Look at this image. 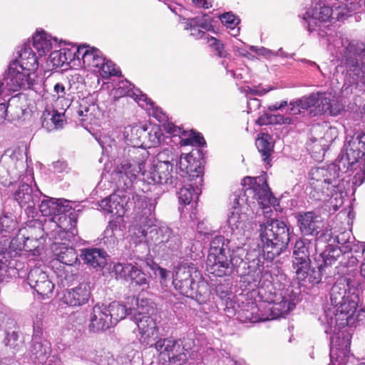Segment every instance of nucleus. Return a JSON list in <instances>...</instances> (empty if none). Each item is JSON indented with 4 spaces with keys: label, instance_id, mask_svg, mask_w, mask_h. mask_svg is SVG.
<instances>
[{
    "label": "nucleus",
    "instance_id": "nucleus-1",
    "mask_svg": "<svg viewBox=\"0 0 365 365\" xmlns=\"http://www.w3.org/2000/svg\"><path fill=\"white\" fill-rule=\"evenodd\" d=\"M345 153L327 167L312 168L309 173V197L314 200L327 201L341 195L344 190L340 184L342 173L352 170L365 155V133H356L344 144Z\"/></svg>",
    "mask_w": 365,
    "mask_h": 365
},
{
    "label": "nucleus",
    "instance_id": "nucleus-2",
    "mask_svg": "<svg viewBox=\"0 0 365 365\" xmlns=\"http://www.w3.org/2000/svg\"><path fill=\"white\" fill-rule=\"evenodd\" d=\"M360 281L351 276H342L339 277L331 288L329 295L330 301L334 310L325 312L324 321L327 324L325 329L327 334H332V336H340L347 332L337 330V321L341 320L339 326H346L349 319L352 317L356 311L359 302Z\"/></svg>",
    "mask_w": 365,
    "mask_h": 365
},
{
    "label": "nucleus",
    "instance_id": "nucleus-3",
    "mask_svg": "<svg viewBox=\"0 0 365 365\" xmlns=\"http://www.w3.org/2000/svg\"><path fill=\"white\" fill-rule=\"evenodd\" d=\"M135 208L138 215L139 232L148 244L158 247L163 252L179 249L181 241L178 234L167 226H155V210L157 197L133 195Z\"/></svg>",
    "mask_w": 365,
    "mask_h": 365
},
{
    "label": "nucleus",
    "instance_id": "nucleus-4",
    "mask_svg": "<svg viewBox=\"0 0 365 365\" xmlns=\"http://www.w3.org/2000/svg\"><path fill=\"white\" fill-rule=\"evenodd\" d=\"M245 276V281L252 284L253 287H257L264 291V294L268 292L266 300L272 304L270 308L272 318L283 317L292 311L297 302V297L290 287L277 289L273 284V277L269 271L262 272L259 268H256L252 273L242 272Z\"/></svg>",
    "mask_w": 365,
    "mask_h": 365
},
{
    "label": "nucleus",
    "instance_id": "nucleus-5",
    "mask_svg": "<svg viewBox=\"0 0 365 365\" xmlns=\"http://www.w3.org/2000/svg\"><path fill=\"white\" fill-rule=\"evenodd\" d=\"M125 133L127 139L134 146L123 149L114 171L122 178L124 184L129 186L142 170L145 163V156L138 147L144 143L143 140L147 137V128L135 125L126 128Z\"/></svg>",
    "mask_w": 365,
    "mask_h": 365
},
{
    "label": "nucleus",
    "instance_id": "nucleus-6",
    "mask_svg": "<svg viewBox=\"0 0 365 365\" xmlns=\"http://www.w3.org/2000/svg\"><path fill=\"white\" fill-rule=\"evenodd\" d=\"M173 284L180 294L199 304L205 303L209 299V285L192 262H183L175 268Z\"/></svg>",
    "mask_w": 365,
    "mask_h": 365
},
{
    "label": "nucleus",
    "instance_id": "nucleus-7",
    "mask_svg": "<svg viewBox=\"0 0 365 365\" xmlns=\"http://www.w3.org/2000/svg\"><path fill=\"white\" fill-rule=\"evenodd\" d=\"M259 237L267 258L273 260L288 247L290 229L287 224L277 219L267 220L259 224Z\"/></svg>",
    "mask_w": 365,
    "mask_h": 365
},
{
    "label": "nucleus",
    "instance_id": "nucleus-8",
    "mask_svg": "<svg viewBox=\"0 0 365 365\" xmlns=\"http://www.w3.org/2000/svg\"><path fill=\"white\" fill-rule=\"evenodd\" d=\"M180 175L190 184L184 185L178 192L179 202L189 205L192 200H197L201 192L202 185L203 169L200 163L195 160L192 153L181 155L179 160Z\"/></svg>",
    "mask_w": 365,
    "mask_h": 365
},
{
    "label": "nucleus",
    "instance_id": "nucleus-9",
    "mask_svg": "<svg viewBox=\"0 0 365 365\" xmlns=\"http://www.w3.org/2000/svg\"><path fill=\"white\" fill-rule=\"evenodd\" d=\"M314 250V242L299 238L295 242L292 254V267L297 278L304 283L318 284L322 280V265L311 266L310 253Z\"/></svg>",
    "mask_w": 365,
    "mask_h": 365
},
{
    "label": "nucleus",
    "instance_id": "nucleus-10",
    "mask_svg": "<svg viewBox=\"0 0 365 365\" xmlns=\"http://www.w3.org/2000/svg\"><path fill=\"white\" fill-rule=\"evenodd\" d=\"M334 46L341 56V63L351 78L349 84H357L358 79L365 73V46L346 38L336 39Z\"/></svg>",
    "mask_w": 365,
    "mask_h": 365
},
{
    "label": "nucleus",
    "instance_id": "nucleus-11",
    "mask_svg": "<svg viewBox=\"0 0 365 365\" xmlns=\"http://www.w3.org/2000/svg\"><path fill=\"white\" fill-rule=\"evenodd\" d=\"M43 199L38 205L39 211L44 216H53L57 218L59 222V227L62 229L59 234L65 237L67 235L68 237H72L76 234V226L77 223V217L76 213L70 212L71 207L68 205V201L63 199H56L47 197Z\"/></svg>",
    "mask_w": 365,
    "mask_h": 365
},
{
    "label": "nucleus",
    "instance_id": "nucleus-12",
    "mask_svg": "<svg viewBox=\"0 0 365 365\" xmlns=\"http://www.w3.org/2000/svg\"><path fill=\"white\" fill-rule=\"evenodd\" d=\"M131 320L138 327L142 342L150 347L154 346L160 334L166 335L172 328L171 323L166 320L160 322L158 326L155 320L150 315L137 309L131 312Z\"/></svg>",
    "mask_w": 365,
    "mask_h": 365
},
{
    "label": "nucleus",
    "instance_id": "nucleus-13",
    "mask_svg": "<svg viewBox=\"0 0 365 365\" xmlns=\"http://www.w3.org/2000/svg\"><path fill=\"white\" fill-rule=\"evenodd\" d=\"M25 153L19 148L8 149L2 155L0 164V182L4 185L12 183L26 170Z\"/></svg>",
    "mask_w": 365,
    "mask_h": 365
},
{
    "label": "nucleus",
    "instance_id": "nucleus-14",
    "mask_svg": "<svg viewBox=\"0 0 365 365\" xmlns=\"http://www.w3.org/2000/svg\"><path fill=\"white\" fill-rule=\"evenodd\" d=\"M179 165L177 160H159L154 165L151 170L144 171V165L143 169L140 172L143 176V180H146L148 184H160L169 186H177L178 178L177 175H174L173 165ZM180 172L179 173L180 175ZM178 174V173H176Z\"/></svg>",
    "mask_w": 365,
    "mask_h": 365
},
{
    "label": "nucleus",
    "instance_id": "nucleus-15",
    "mask_svg": "<svg viewBox=\"0 0 365 365\" xmlns=\"http://www.w3.org/2000/svg\"><path fill=\"white\" fill-rule=\"evenodd\" d=\"M232 197V211L228 216L227 223L232 235L242 242L245 239L249 238L252 229V225L248 221L246 213L242 212L240 207V201L244 202L247 199L241 197L240 194L236 193Z\"/></svg>",
    "mask_w": 365,
    "mask_h": 365
},
{
    "label": "nucleus",
    "instance_id": "nucleus-16",
    "mask_svg": "<svg viewBox=\"0 0 365 365\" xmlns=\"http://www.w3.org/2000/svg\"><path fill=\"white\" fill-rule=\"evenodd\" d=\"M35 73L20 71L17 66L11 65L4 78L0 81V94L4 90L17 91L20 89H30L35 85Z\"/></svg>",
    "mask_w": 365,
    "mask_h": 365
},
{
    "label": "nucleus",
    "instance_id": "nucleus-17",
    "mask_svg": "<svg viewBox=\"0 0 365 365\" xmlns=\"http://www.w3.org/2000/svg\"><path fill=\"white\" fill-rule=\"evenodd\" d=\"M341 336H331L330 339V360L331 365H353L349 361V349L351 336L349 332H343ZM358 365H365L361 363Z\"/></svg>",
    "mask_w": 365,
    "mask_h": 365
},
{
    "label": "nucleus",
    "instance_id": "nucleus-18",
    "mask_svg": "<svg viewBox=\"0 0 365 365\" xmlns=\"http://www.w3.org/2000/svg\"><path fill=\"white\" fill-rule=\"evenodd\" d=\"M154 347L160 354L168 356L171 365H183L188 360L187 353L182 349L180 341L159 338L155 342Z\"/></svg>",
    "mask_w": 365,
    "mask_h": 365
},
{
    "label": "nucleus",
    "instance_id": "nucleus-19",
    "mask_svg": "<svg viewBox=\"0 0 365 365\" xmlns=\"http://www.w3.org/2000/svg\"><path fill=\"white\" fill-rule=\"evenodd\" d=\"M41 194L38 190L34 192L29 184L22 183L14 192V197L20 207L24 208L29 217H34L37 215L36 205L40 200Z\"/></svg>",
    "mask_w": 365,
    "mask_h": 365
},
{
    "label": "nucleus",
    "instance_id": "nucleus-20",
    "mask_svg": "<svg viewBox=\"0 0 365 365\" xmlns=\"http://www.w3.org/2000/svg\"><path fill=\"white\" fill-rule=\"evenodd\" d=\"M17 252L14 257L3 256L0 257V281H7L12 277H28V266L21 260L20 257L16 258Z\"/></svg>",
    "mask_w": 365,
    "mask_h": 365
},
{
    "label": "nucleus",
    "instance_id": "nucleus-21",
    "mask_svg": "<svg viewBox=\"0 0 365 365\" xmlns=\"http://www.w3.org/2000/svg\"><path fill=\"white\" fill-rule=\"evenodd\" d=\"M336 13L334 4L330 7L322 1H317L312 10L304 14L303 21L307 24V29L312 31L318 22H327L330 19H336Z\"/></svg>",
    "mask_w": 365,
    "mask_h": 365
},
{
    "label": "nucleus",
    "instance_id": "nucleus-22",
    "mask_svg": "<svg viewBox=\"0 0 365 365\" xmlns=\"http://www.w3.org/2000/svg\"><path fill=\"white\" fill-rule=\"evenodd\" d=\"M243 181L245 184L249 185L245 189V195L247 193L253 194V197L263 208H268L270 205H274L276 198L269 190L266 181H263L262 185H257L255 179L251 177L245 178Z\"/></svg>",
    "mask_w": 365,
    "mask_h": 365
},
{
    "label": "nucleus",
    "instance_id": "nucleus-23",
    "mask_svg": "<svg viewBox=\"0 0 365 365\" xmlns=\"http://www.w3.org/2000/svg\"><path fill=\"white\" fill-rule=\"evenodd\" d=\"M131 204L130 196L125 192L119 191L102 200L99 206L105 212L120 217L130 209Z\"/></svg>",
    "mask_w": 365,
    "mask_h": 365
},
{
    "label": "nucleus",
    "instance_id": "nucleus-24",
    "mask_svg": "<svg viewBox=\"0 0 365 365\" xmlns=\"http://www.w3.org/2000/svg\"><path fill=\"white\" fill-rule=\"evenodd\" d=\"M234 258L230 252L216 255H208L207 259V270L216 277H224L232 274L234 270Z\"/></svg>",
    "mask_w": 365,
    "mask_h": 365
},
{
    "label": "nucleus",
    "instance_id": "nucleus-25",
    "mask_svg": "<svg viewBox=\"0 0 365 365\" xmlns=\"http://www.w3.org/2000/svg\"><path fill=\"white\" fill-rule=\"evenodd\" d=\"M27 282L31 288L43 298L49 297L54 289V284L49 279L48 274L38 267L29 272Z\"/></svg>",
    "mask_w": 365,
    "mask_h": 365
},
{
    "label": "nucleus",
    "instance_id": "nucleus-26",
    "mask_svg": "<svg viewBox=\"0 0 365 365\" xmlns=\"http://www.w3.org/2000/svg\"><path fill=\"white\" fill-rule=\"evenodd\" d=\"M296 218L299 231L304 235H318L323 228L322 217L314 211L299 212Z\"/></svg>",
    "mask_w": 365,
    "mask_h": 365
},
{
    "label": "nucleus",
    "instance_id": "nucleus-27",
    "mask_svg": "<svg viewBox=\"0 0 365 365\" xmlns=\"http://www.w3.org/2000/svg\"><path fill=\"white\" fill-rule=\"evenodd\" d=\"M113 270L120 277L131 280L141 287L143 290L149 287L150 277L132 264H116L113 267Z\"/></svg>",
    "mask_w": 365,
    "mask_h": 365
},
{
    "label": "nucleus",
    "instance_id": "nucleus-28",
    "mask_svg": "<svg viewBox=\"0 0 365 365\" xmlns=\"http://www.w3.org/2000/svg\"><path fill=\"white\" fill-rule=\"evenodd\" d=\"M91 297L90 282H83L78 286L67 289L63 294V301L71 307H81L88 302Z\"/></svg>",
    "mask_w": 365,
    "mask_h": 365
},
{
    "label": "nucleus",
    "instance_id": "nucleus-29",
    "mask_svg": "<svg viewBox=\"0 0 365 365\" xmlns=\"http://www.w3.org/2000/svg\"><path fill=\"white\" fill-rule=\"evenodd\" d=\"M230 232H232L230 230ZM245 240L242 242L241 240H238L236 236L232 235L231 232V239L225 240L222 235H215L211 242L208 255H216L225 252H235V248L237 250H242L244 252V250L242 246L245 245Z\"/></svg>",
    "mask_w": 365,
    "mask_h": 365
},
{
    "label": "nucleus",
    "instance_id": "nucleus-30",
    "mask_svg": "<svg viewBox=\"0 0 365 365\" xmlns=\"http://www.w3.org/2000/svg\"><path fill=\"white\" fill-rule=\"evenodd\" d=\"M113 327L112 321L106 311V304L95 305L91 313L89 330L93 332L106 331Z\"/></svg>",
    "mask_w": 365,
    "mask_h": 365
},
{
    "label": "nucleus",
    "instance_id": "nucleus-31",
    "mask_svg": "<svg viewBox=\"0 0 365 365\" xmlns=\"http://www.w3.org/2000/svg\"><path fill=\"white\" fill-rule=\"evenodd\" d=\"M80 257L88 266L101 269L106 265L108 255L103 249L91 247L82 249Z\"/></svg>",
    "mask_w": 365,
    "mask_h": 365
},
{
    "label": "nucleus",
    "instance_id": "nucleus-32",
    "mask_svg": "<svg viewBox=\"0 0 365 365\" xmlns=\"http://www.w3.org/2000/svg\"><path fill=\"white\" fill-rule=\"evenodd\" d=\"M14 65L18 66L23 71L34 73L38 68V63L36 53L29 45L23 46L19 51V58L14 62Z\"/></svg>",
    "mask_w": 365,
    "mask_h": 365
},
{
    "label": "nucleus",
    "instance_id": "nucleus-33",
    "mask_svg": "<svg viewBox=\"0 0 365 365\" xmlns=\"http://www.w3.org/2000/svg\"><path fill=\"white\" fill-rule=\"evenodd\" d=\"M51 250L56 259L64 264L71 266L78 261L76 250L64 242H53Z\"/></svg>",
    "mask_w": 365,
    "mask_h": 365
},
{
    "label": "nucleus",
    "instance_id": "nucleus-34",
    "mask_svg": "<svg viewBox=\"0 0 365 365\" xmlns=\"http://www.w3.org/2000/svg\"><path fill=\"white\" fill-rule=\"evenodd\" d=\"M106 311L110 319L112 321L113 327L117 323L125 318L129 317L131 320V312L136 311L135 309H128L125 305L120 304L119 302H113L108 305L106 304Z\"/></svg>",
    "mask_w": 365,
    "mask_h": 365
},
{
    "label": "nucleus",
    "instance_id": "nucleus-35",
    "mask_svg": "<svg viewBox=\"0 0 365 365\" xmlns=\"http://www.w3.org/2000/svg\"><path fill=\"white\" fill-rule=\"evenodd\" d=\"M342 254L344 252H341L339 246L329 244L315 260L318 262L317 265H322V271L325 267L334 264L342 256Z\"/></svg>",
    "mask_w": 365,
    "mask_h": 365
},
{
    "label": "nucleus",
    "instance_id": "nucleus-36",
    "mask_svg": "<svg viewBox=\"0 0 365 365\" xmlns=\"http://www.w3.org/2000/svg\"><path fill=\"white\" fill-rule=\"evenodd\" d=\"M31 351L38 364L42 365L47 363L48 359L53 356L51 355V344L46 339L32 342Z\"/></svg>",
    "mask_w": 365,
    "mask_h": 365
},
{
    "label": "nucleus",
    "instance_id": "nucleus-37",
    "mask_svg": "<svg viewBox=\"0 0 365 365\" xmlns=\"http://www.w3.org/2000/svg\"><path fill=\"white\" fill-rule=\"evenodd\" d=\"M363 4V0H344L334 4L336 13V19L342 20L348 16L349 13L359 10Z\"/></svg>",
    "mask_w": 365,
    "mask_h": 365
},
{
    "label": "nucleus",
    "instance_id": "nucleus-38",
    "mask_svg": "<svg viewBox=\"0 0 365 365\" xmlns=\"http://www.w3.org/2000/svg\"><path fill=\"white\" fill-rule=\"evenodd\" d=\"M115 94L119 97L125 96H130L134 98L138 103V101L144 102L147 99L145 94H143L138 88H135V86L127 80L122 81L119 84L118 87L115 89Z\"/></svg>",
    "mask_w": 365,
    "mask_h": 365
},
{
    "label": "nucleus",
    "instance_id": "nucleus-39",
    "mask_svg": "<svg viewBox=\"0 0 365 365\" xmlns=\"http://www.w3.org/2000/svg\"><path fill=\"white\" fill-rule=\"evenodd\" d=\"M256 146L261 153L262 160L269 163V157L273 152L274 144L272 137L267 133H262L256 139Z\"/></svg>",
    "mask_w": 365,
    "mask_h": 365
},
{
    "label": "nucleus",
    "instance_id": "nucleus-40",
    "mask_svg": "<svg viewBox=\"0 0 365 365\" xmlns=\"http://www.w3.org/2000/svg\"><path fill=\"white\" fill-rule=\"evenodd\" d=\"M322 98H324V95L319 93H311L308 96H304L299 100H298L297 106L300 107L303 110H309L310 109V113H313V108H315V113L314 115L317 113H319L318 112V106L322 104Z\"/></svg>",
    "mask_w": 365,
    "mask_h": 365
},
{
    "label": "nucleus",
    "instance_id": "nucleus-41",
    "mask_svg": "<svg viewBox=\"0 0 365 365\" xmlns=\"http://www.w3.org/2000/svg\"><path fill=\"white\" fill-rule=\"evenodd\" d=\"M33 46L40 56H45L52 48V43L44 32H36L33 36Z\"/></svg>",
    "mask_w": 365,
    "mask_h": 365
},
{
    "label": "nucleus",
    "instance_id": "nucleus-42",
    "mask_svg": "<svg viewBox=\"0 0 365 365\" xmlns=\"http://www.w3.org/2000/svg\"><path fill=\"white\" fill-rule=\"evenodd\" d=\"M317 108L319 113H328L331 115H337L342 110V106L336 101L324 95V98H322V104L319 105Z\"/></svg>",
    "mask_w": 365,
    "mask_h": 365
},
{
    "label": "nucleus",
    "instance_id": "nucleus-43",
    "mask_svg": "<svg viewBox=\"0 0 365 365\" xmlns=\"http://www.w3.org/2000/svg\"><path fill=\"white\" fill-rule=\"evenodd\" d=\"M120 229L115 222L110 221L104 231V243L115 244L120 235Z\"/></svg>",
    "mask_w": 365,
    "mask_h": 365
},
{
    "label": "nucleus",
    "instance_id": "nucleus-44",
    "mask_svg": "<svg viewBox=\"0 0 365 365\" xmlns=\"http://www.w3.org/2000/svg\"><path fill=\"white\" fill-rule=\"evenodd\" d=\"M333 242H336L341 245L339 248L344 252V255L352 252L355 246H353L354 242L350 240V233L347 232H342L336 236L333 239Z\"/></svg>",
    "mask_w": 365,
    "mask_h": 365
},
{
    "label": "nucleus",
    "instance_id": "nucleus-45",
    "mask_svg": "<svg viewBox=\"0 0 365 365\" xmlns=\"http://www.w3.org/2000/svg\"><path fill=\"white\" fill-rule=\"evenodd\" d=\"M138 105L142 108L147 109L149 111H152L151 114L153 117L157 118L159 121H163L165 120V114L163 112L160 108L155 106V103L147 97L145 101H138Z\"/></svg>",
    "mask_w": 365,
    "mask_h": 365
},
{
    "label": "nucleus",
    "instance_id": "nucleus-46",
    "mask_svg": "<svg viewBox=\"0 0 365 365\" xmlns=\"http://www.w3.org/2000/svg\"><path fill=\"white\" fill-rule=\"evenodd\" d=\"M49 61L53 68H63V70L67 69L66 58L64 57L61 48L51 52Z\"/></svg>",
    "mask_w": 365,
    "mask_h": 365
},
{
    "label": "nucleus",
    "instance_id": "nucleus-47",
    "mask_svg": "<svg viewBox=\"0 0 365 365\" xmlns=\"http://www.w3.org/2000/svg\"><path fill=\"white\" fill-rule=\"evenodd\" d=\"M96 109V105H88L87 103H84L80 104L76 113L78 117H82V121H91L93 119V113Z\"/></svg>",
    "mask_w": 365,
    "mask_h": 365
},
{
    "label": "nucleus",
    "instance_id": "nucleus-48",
    "mask_svg": "<svg viewBox=\"0 0 365 365\" xmlns=\"http://www.w3.org/2000/svg\"><path fill=\"white\" fill-rule=\"evenodd\" d=\"M102 78L107 79L111 76H120V70L115 68V64L110 60H105L98 72Z\"/></svg>",
    "mask_w": 365,
    "mask_h": 365
},
{
    "label": "nucleus",
    "instance_id": "nucleus-49",
    "mask_svg": "<svg viewBox=\"0 0 365 365\" xmlns=\"http://www.w3.org/2000/svg\"><path fill=\"white\" fill-rule=\"evenodd\" d=\"M16 225V221L11 216L5 215L0 217V233H11L15 230Z\"/></svg>",
    "mask_w": 365,
    "mask_h": 365
},
{
    "label": "nucleus",
    "instance_id": "nucleus-50",
    "mask_svg": "<svg viewBox=\"0 0 365 365\" xmlns=\"http://www.w3.org/2000/svg\"><path fill=\"white\" fill-rule=\"evenodd\" d=\"M148 142L150 143L149 146L157 147L161 143L163 138V135L161 129L158 126H153L149 131H147V137Z\"/></svg>",
    "mask_w": 365,
    "mask_h": 365
},
{
    "label": "nucleus",
    "instance_id": "nucleus-51",
    "mask_svg": "<svg viewBox=\"0 0 365 365\" xmlns=\"http://www.w3.org/2000/svg\"><path fill=\"white\" fill-rule=\"evenodd\" d=\"M50 120L52 123V128L48 126V121L46 120V119H44L42 122V126L43 128H46L49 130H51L53 129L62 128L65 123L63 115L58 113H53L51 117Z\"/></svg>",
    "mask_w": 365,
    "mask_h": 365
},
{
    "label": "nucleus",
    "instance_id": "nucleus-52",
    "mask_svg": "<svg viewBox=\"0 0 365 365\" xmlns=\"http://www.w3.org/2000/svg\"><path fill=\"white\" fill-rule=\"evenodd\" d=\"M87 53H84L83 65L84 68L93 69V62L95 61L96 54L99 53V50L94 47L88 46Z\"/></svg>",
    "mask_w": 365,
    "mask_h": 365
},
{
    "label": "nucleus",
    "instance_id": "nucleus-53",
    "mask_svg": "<svg viewBox=\"0 0 365 365\" xmlns=\"http://www.w3.org/2000/svg\"><path fill=\"white\" fill-rule=\"evenodd\" d=\"M316 238L314 240H312L314 242V250L317 251V246L318 243L323 242L329 243L331 240L333 241V234L331 229L326 228L324 230L320 229V232L318 235H314Z\"/></svg>",
    "mask_w": 365,
    "mask_h": 365
},
{
    "label": "nucleus",
    "instance_id": "nucleus-54",
    "mask_svg": "<svg viewBox=\"0 0 365 365\" xmlns=\"http://www.w3.org/2000/svg\"><path fill=\"white\" fill-rule=\"evenodd\" d=\"M185 249L186 255L193 259L200 257V254L202 253L201 244L200 242L190 241L187 242Z\"/></svg>",
    "mask_w": 365,
    "mask_h": 365
},
{
    "label": "nucleus",
    "instance_id": "nucleus-55",
    "mask_svg": "<svg viewBox=\"0 0 365 365\" xmlns=\"http://www.w3.org/2000/svg\"><path fill=\"white\" fill-rule=\"evenodd\" d=\"M205 140L200 133H192L190 138L182 139L181 140V144L182 145H195L197 146H203L205 145Z\"/></svg>",
    "mask_w": 365,
    "mask_h": 365
},
{
    "label": "nucleus",
    "instance_id": "nucleus-56",
    "mask_svg": "<svg viewBox=\"0 0 365 365\" xmlns=\"http://www.w3.org/2000/svg\"><path fill=\"white\" fill-rule=\"evenodd\" d=\"M221 22L229 28H235L239 23L240 19L232 13L227 12L220 16Z\"/></svg>",
    "mask_w": 365,
    "mask_h": 365
},
{
    "label": "nucleus",
    "instance_id": "nucleus-57",
    "mask_svg": "<svg viewBox=\"0 0 365 365\" xmlns=\"http://www.w3.org/2000/svg\"><path fill=\"white\" fill-rule=\"evenodd\" d=\"M184 20L185 21V30H188L189 28L192 26L201 27L202 29H207L208 25L204 21L202 18H200L199 16L187 19H185Z\"/></svg>",
    "mask_w": 365,
    "mask_h": 365
},
{
    "label": "nucleus",
    "instance_id": "nucleus-58",
    "mask_svg": "<svg viewBox=\"0 0 365 365\" xmlns=\"http://www.w3.org/2000/svg\"><path fill=\"white\" fill-rule=\"evenodd\" d=\"M190 335H188L186 337H183L182 339H179L180 341V344H182V349L187 353V356L190 357L192 353V349L195 346V340L193 337Z\"/></svg>",
    "mask_w": 365,
    "mask_h": 365
},
{
    "label": "nucleus",
    "instance_id": "nucleus-59",
    "mask_svg": "<svg viewBox=\"0 0 365 365\" xmlns=\"http://www.w3.org/2000/svg\"><path fill=\"white\" fill-rule=\"evenodd\" d=\"M210 46H212L216 51V54L220 58L226 57L227 53L224 49V45L220 43L217 38L211 37L209 40Z\"/></svg>",
    "mask_w": 365,
    "mask_h": 365
},
{
    "label": "nucleus",
    "instance_id": "nucleus-60",
    "mask_svg": "<svg viewBox=\"0 0 365 365\" xmlns=\"http://www.w3.org/2000/svg\"><path fill=\"white\" fill-rule=\"evenodd\" d=\"M69 89L70 87L66 88L63 83L58 82L54 85L53 92L57 96L58 99H59L61 98H65Z\"/></svg>",
    "mask_w": 365,
    "mask_h": 365
},
{
    "label": "nucleus",
    "instance_id": "nucleus-61",
    "mask_svg": "<svg viewBox=\"0 0 365 365\" xmlns=\"http://www.w3.org/2000/svg\"><path fill=\"white\" fill-rule=\"evenodd\" d=\"M64 57L66 58V67L68 68L69 63L76 60L75 58V46H72L71 48H61Z\"/></svg>",
    "mask_w": 365,
    "mask_h": 365
},
{
    "label": "nucleus",
    "instance_id": "nucleus-62",
    "mask_svg": "<svg viewBox=\"0 0 365 365\" xmlns=\"http://www.w3.org/2000/svg\"><path fill=\"white\" fill-rule=\"evenodd\" d=\"M88 45H82L79 46H75V58L76 60H78L79 63L83 62V58H84V53H87Z\"/></svg>",
    "mask_w": 365,
    "mask_h": 365
},
{
    "label": "nucleus",
    "instance_id": "nucleus-63",
    "mask_svg": "<svg viewBox=\"0 0 365 365\" xmlns=\"http://www.w3.org/2000/svg\"><path fill=\"white\" fill-rule=\"evenodd\" d=\"M164 130L169 134L178 135L181 133V128L173 124L172 123H165L163 125Z\"/></svg>",
    "mask_w": 365,
    "mask_h": 365
},
{
    "label": "nucleus",
    "instance_id": "nucleus-64",
    "mask_svg": "<svg viewBox=\"0 0 365 365\" xmlns=\"http://www.w3.org/2000/svg\"><path fill=\"white\" fill-rule=\"evenodd\" d=\"M106 58L103 57L101 51L99 50V53L96 54L95 61L93 62V68L92 70L95 72H99L101 67L104 63V61Z\"/></svg>",
    "mask_w": 365,
    "mask_h": 365
}]
</instances>
